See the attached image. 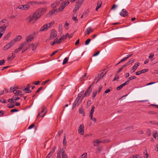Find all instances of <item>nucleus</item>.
I'll return each mask as SVG.
<instances>
[{
    "mask_svg": "<svg viewBox=\"0 0 158 158\" xmlns=\"http://www.w3.org/2000/svg\"><path fill=\"white\" fill-rule=\"evenodd\" d=\"M46 11L45 9H40L37 10L34 13L31 14L27 17L26 20L27 23L33 24Z\"/></svg>",
    "mask_w": 158,
    "mask_h": 158,
    "instance_id": "1",
    "label": "nucleus"
},
{
    "mask_svg": "<svg viewBox=\"0 0 158 158\" xmlns=\"http://www.w3.org/2000/svg\"><path fill=\"white\" fill-rule=\"evenodd\" d=\"M83 2V0H78V1L76 2L75 6L73 9V12H76L79 9Z\"/></svg>",
    "mask_w": 158,
    "mask_h": 158,
    "instance_id": "2",
    "label": "nucleus"
},
{
    "mask_svg": "<svg viewBox=\"0 0 158 158\" xmlns=\"http://www.w3.org/2000/svg\"><path fill=\"white\" fill-rule=\"evenodd\" d=\"M27 45V43L26 42H24L20 44L19 47L15 50L14 52L15 53H17L20 52L23 48L25 47Z\"/></svg>",
    "mask_w": 158,
    "mask_h": 158,
    "instance_id": "3",
    "label": "nucleus"
},
{
    "mask_svg": "<svg viewBox=\"0 0 158 158\" xmlns=\"http://www.w3.org/2000/svg\"><path fill=\"white\" fill-rule=\"evenodd\" d=\"M15 44V43H14L11 40L3 47V50H6L12 47Z\"/></svg>",
    "mask_w": 158,
    "mask_h": 158,
    "instance_id": "4",
    "label": "nucleus"
},
{
    "mask_svg": "<svg viewBox=\"0 0 158 158\" xmlns=\"http://www.w3.org/2000/svg\"><path fill=\"white\" fill-rule=\"evenodd\" d=\"M47 111L46 108L42 107L41 111L38 113L37 117H38L40 116H41V117H44L46 114Z\"/></svg>",
    "mask_w": 158,
    "mask_h": 158,
    "instance_id": "5",
    "label": "nucleus"
},
{
    "mask_svg": "<svg viewBox=\"0 0 158 158\" xmlns=\"http://www.w3.org/2000/svg\"><path fill=\"white\" fill-rule=\"evenodd\" d=\"M84 125L81 124L79 126L78 129V132L79 134L81 135H83L84 134Z\"/></svg>",
    "mask_w": 158,
    "mask_h": 158,
    "instance_id": "6",
    "label": "nucleus"
},
{
    "mask_svg": "<svg viewBox=\"0 0 158 158\" xmlns=\"http://www.w3.org/2000/svg\"><path fill=\"white\" fill-rule=\"evenodd\" d=\"M91 86L92 85H91L88 87L87 90L86 91L84 94V96L88 97L89 95L92 91V89L91 88Z\"/></svg>",
    "mask_w": 158,
    "mask_h": 158,
    "instance_id": "7",
    "label": "nucleus"
},
{
    "mask_svg": "<svg viewBox=\"0 0 158 158\" xmlns=\"http://www.w3.org/2000/svg\"><path fill=\"white\" fill-rule=\"evenodd\" d=\"M57 32L54 29L51 30L50 33V39H52L56 37L57 36Z\"/></svg>",
    "mask_w": 158,
    "mask_h": 158,
    "instance_id": "8",
    "label": "nucleus"
},
{
    "mask_svg": "<svg viewBox=\"0 0 158 158\" xmlns=\"http://www.w3.org/2000/svg\"><path fill=\"white\" fill-rule=\"evenodd\" d=\"M93 31V30L92 29L91 27H89L87 28L86 30L84 32V34L85 36L89 35L90 33Z\"/></svg>",
    "mask_w": 158,
    "mask_h": 158,
    "instance_id": "9",
    "label": "nucleus"
},
{
    "mask_svg": "<svg viewBox=\"0 0 158 158\" xmlns=\"http://www.w3.org/2000/svg\"><path fill=\"white\" fill-rule=\"evenodd\" d=\"M22 37L21 35H19L16 36L15 38L12 40L13 41L14 43H15V42H18L19 41L22 39Z\"/></svg>",
    "mask_w": 158,
    "mask_h": 158,
    "instance_id": "10",
    "label": "nucleus"
},
{
    "mask_svg": "<svg viewBox=\"0 0 158 158\" xmlns=\"http://www.w3.org/2000/svg\"><path fill=\"white\" fill-rule=\"evenodd\" d=\"M33 39V36L32 35H30L27 36L26 38L27 43L31 41Z\"/></svg>",
    "mask_w": 158,
    "mask_h": 158,
    "instance_id": "11",
    "label": "nucleus"
},
{
    "mask_svg": "<svg viewBox=\"0 0 158 158\" xmlns=\"http://www.w3.org/2000/svg\"><path fill=\"white\" fill-rule=\"evenodd\" d=\"M56 11V8H53L52 10H50L47 14V16L50 17L53 15Z\"/></svg>",
    "mask_w": 158,
    "mask_h": 158,
    "instance_id": "12",
    "label": "nucleus"
},
{
    "mask_svg": "<svg viewBox=\"0 0 158 158\" xmlns=\"http://www.w3.org/2000/svg\"><path fill=\"white\" fill-rule=\"evenodd\" d=\"M7 26L5 25L4 24L2 26L0 27V33H4V31L5 30Z\"/></svg>",
    "mask_w": 158,
    "mask_h": 158,
    "instance_id": "13",
    "label": "nucleus"
},
{
    "mask_svg": "<svg viewBox=\"0 0 158 158\" xmlns=\"http://www.w3.org/2000/svg\"><path fill=\"white\" fill-rule=\"evenodd\" d=\"M120 15L124 17L127 15V12L125 9H123L122 10V11L120 12Z\"/></svg>",
    "mask_w": 158,
    "mask_h": 158,
    "instance_id": "14",
    "label": "nucleus"
},
{
    "mask_svg": "<svg viewBox=\"0 0 158 158\" xmlns=\"http://www.w3.org/2000/svg\"><path fill=\"white\" fill-rule=\"evenodd\" d=\"M102 141L98 140V139H96L94 140L93 141V143L94 146H98L100 143H101Z\"/></svg>",
    "mask_w": 158,
    "mask_h": 158,
    "instance_id": "15",
    "label": "nucleus"
},
{
    "mask_svg": "<svg viewBox=\"0 0 158 158\" xmlns=\"http://www.w3.org/2000/svg\"><path fill=\"white\" fill-rule=\"evenodd\" d=\"M48 25L46 24L44 25L40 29V31H44L47 30L48 28Z\"/></svg>",
    "mask_w": 158,
    "mask_h": 158,
    "instance_id": "16",
    "label": "nucleus"
},
{
    "mask_svg": "<svg viewBox=\"0 0 158 158\" xmlns=\"http://www.w3.org/2000/svg\"><path fill=\"white\" fill-rule=\"evenodd\" d=\"M57 158H61V149L59 148L57 152Z\"/></svg>",
    "mask_w": 158,
    "mask_h": 158,
    "instance_id": "17",
    "label": "nucleus"
},
{
    "mask_svg": "<svg viewBox=\"0 0 158 158\" xmlns=\"http://www.w3.org/2000/svg\"><path fill=\"white\" fill-rule=\"evenodd\" d=\"M8 92V90L6 89H4L3 90H1L0 92V95H2L5 94H7Z\"/></svg>",
    "mask_w": 158,
    "mask_h": 158,
    "instance_id": "18",
    "label": "nucleus"
},
{
    "mask_svg": "<svg viewBox=\"0 0 158 158\" xmlns=\"http://www.w3.org/2000/svg\"><path fill=\"white\" fill-rule=\"evenodd\" d=\"M102 2L101 1H99L98 2L97 6L96 8V10L97 11L98 9L101 6Z\"/></svg>",
    "mask_w": 158,
    "mask_h": 158,
    "instance_id": "19",
    "label": "nucleus"
},
{
    "mask_svg": "<svg viewBox=\"0 0 158 158\" xmlns=\"http://www.w3.org/2000/svg\"><path fill=\"white\" fill-rule=\"evenodd\" d=\"M11 33L10 32H9L3 38L4 40H8L10 37Z\"/></svg>",
    "mask_w": 158,
    "mask_h": 158,
    "instance_id": "20",
    "label": "nucleus"
},
{
    "mask_svg": "<svg viewBox=\"0 0 158 158\" xmlns=\"http://www.w3.org/2000/svg\"><path fill=\"white\" fill-rule=\"evenodd\" d=\"M56 39L57 41V44L60 43L61 42V41H64V36H61L59 40L57 39Z\"/></svg>",
    "mask_w": 158,
    "mask_h": 158,
    "instance_id": "21",
    "label": "nucleus"
},
{
    "mask_svg": "<svg viewBox=\"0 0 158 158\" xmlns=\"http://www.w3.org/2000/svg\"><path fill=\"white\" fill-rule=\"evenodd\" d=\"M15 55L14 53H12L11 56H8L7 57V59L9 60H11L15 57Z\"/></svg>",
    "mask_w": 158,
    "mask_h": 158,
    "instance_id": "22",
    "label": "nucleus"
},
{
    "mask_svg": "<svg viewBox=\"0 0 158 158\" xmlns=\"http://www.w3.org/2000/svg\"><path fill=\"white\" fill-rule=\"evenodd\" d=\"M103 148L102 147H100L99 148H97L96 149V153H99L101 151Z\"/></svg>",
    "mask_w": 158,
    "mask_h": 158,
    "instance_id": "23",
    "label": "nucleus"
},
{
    "mask_svg": "<svg viewBox=\"0 0 158 158\" xmlns=\"http://www.w3.org/2000/svg\"><path fill=\"white\" fill-rule=\"evenodd\" d=\"M139 65V62H137L133 66L132 68L136 70Z\"/></svg>",
    "mask_w": 158,
    "mask_h": 158,
    "instance_id": "24",
    "label": "nucleus"
},
{
    "mask_svg": "<svg viewBox=\"0 0 158 158\" xmlns=\"http://www.w3.org/2000/svg\"><path fill=\"white\" fill-rule=\"evenodd\" d=\"M69 4V1H64L62 5L64 6L65 7V6H67Z\"/></svg>",
    "mask_w": 158,
    "mask_h": 158,
    "instance_id": "25",
    "label": "nucleus"
},
{
    "mask_svg": "<svg viewBox=\"0 0 158 158\" xmlns=\"http://www.w3.org/2000/svg\"><path fill=\"white\" fill-rule=\"evenodd\" d=\"M23 91L26 93H30L31 92V91L29 89V88H26L24 89H23Z\"/></svg>",
    "mask_w": 158,
    "mask_h": 158,
    "instance_id": "26",
    "label": "nucleus"
},
{
    "mask_svg": "<svg viewBox=\"0 0 158 158\" xmlns=\"http://www.w3.org/2000/svg\"><path fill=\"white\" fill-rule=\"evenodd\" d=\"M94 109H95V106H93L92 107V108L91 110L90 113L89 114V115H93V113L94 111Z\"/></svg>",
    "mask_w": 158,
    "mask_h": 158,
    "instance_id": "27",
    "label": "nucleus"
},
{
    "mask_svg": "<svg viewBox=\"0 0 158 158\" xmlns=\"http://www.w3.org/2000/svg\"><path fill=\"white\" fill-rule=\"evenodd\" d=\"M153 136L156 139H158V135L156 132H153Z\"/></svg>",
    "mask_w": 158,
    "mask_h": 158,
    "instance_id": "28",
    "label": "nucleus"
},
{
    "mask_svg": "<svg viewBox=\"0 0 158 158\" xmlns=\"http://www.w3.org/2000/svg\"><path fill=\"white\" fill-rule=\"evenodd\" d=\"M79 113L81 114H82L83 116H85V113L84 111V110L82 108H81L79 110Z\"/></svg>",
    "mask_w": 158,
    "mask_h": 158,
    "instance_id": "29",
    "label": "nucleus"
},
{
    "mask_svg": "<svg viewBox=\"0 0 158 158\" xmlns=\"http://www.w3.org/2000/svg\"><path fill=\"white\" fill-rule=\"evenodd\" d=\"M33 44L32 45H31V47H32V50L34 51L36 49L37 47V44Z\"/></svg>",
    "mask_w": 158,
    "mask_h": 158,
    "instance_id": "30",
    "label": "nucleus"
},
{
    "mask_svg": "<svg viewBox=\"0 0 158 158\" xmlns=\"http://www.w3.org/2000/svg\"><path fill=\"white\" fill-rule=\"evenodd\" d=\"M64 8V6L61 4L59 7L58 10L59 11V12L62 11L63 10Z\"/></svg>",
    "mask_w": 158,
    "mask_h": 158,
    "instance_id": "31",
    "label": "nucleus"
},
{
    "mask_svg": "<svg viewBox=\"0 0 158 158\" xmlns=\"http://www.w3.org/2000/svg\"><path fill=\"white\" fill-rule=\"evenodd\" d=\"M69 58L68 57L65 58L63 60V62L62 63L63 64H64L66 63L68 60Z\"/></svg>",
    "mask_w": 158,
    "mask_h": 158,
    "instance_id": "32",
    "label": "nucleus"
},
{
    "mask_svg": "<svg viewBox=\"0 0 158 158\" xmlns=\"http://www.w3.org/2000/svg\"><path fill=\"white\" fill-rule=\"evenodd\" d=\"M54 23V21H52L50 23H49L48 24H46V25H48V27L49 28L50 27H51V26Z\"/></svg>",
    "mask_w": 158,
    "mask_h": 158,
    "instance_id": "33",
    "label": "nucleus"
},
{
    "mask_svg": "<svg viewBox=\"0 0 158 158\" xmlns=\"http://www.w3.org/2000/svg\"><path fill=\"white\" fill-rule=\"evenodd\" d=\"M23 7L24 8L23 10H27L29 8L30 6L28 5H23Z\"/></svg>",
    "mask_w": 158,
    "mask_h": 158,
    "instance_id": "34",
    "label": "nucleus"
},
{
    "mask_svg": "<svg viewBox=\"0 0 158 158\" xmlns=\"http://www.w3.org/2000/svg\"><path fill=\"white\" fill-rule=\"evenodd\" d=\"M90 118V119L92 120L94 122H96V119L93 117V115H89Z\"/></svg>",
    "mask_w": 158,
    "mask_h": 158,
    "instance_id": "35",
    "label": "nucleus"
},
{
    "mask_svg": "<svg viewBox=\"0 0 158 158\" xmlns=\"http://www.w3.org/2000/svg\"><path fill=\"white\" fill-rule=\"evenodd\" d=\"M97 94V91L95 90L93 92V94L92 98L93 99H94L95 97L96 96Z\"/></svg>",
    "mask_w": 158,
    "mask_h": 158,
    "instance_id": "36",
    "label": "nucleus"
},
{
    "mask_svg": "<svg viewBox=\"0 0 158 158\" xmlns=\"http://www.w3.org/2000/svg\"><path fill=\"white\" fill-rule=\"evenodd\" d=\"M53 152V151L52 152V151H51L47 155L46 158H49L52 155Z\"/></svg>",
    "mask_w": 158,
    "mask_h": 158,
    "instance_id": "37",
    "label": "nucleus"
},
{
    "mask_svg": "<svg viewBox=\"0 0 158 158\" xmlns=\"http://www.w3.org/2000/svg\"><path fill=\"white\" fill-rule=\"evenodd\" d=\"M124 85L123 84H122L120 85L119 86L117 87V89L118 90H119L120 89H121L124 86Z\"/></svg>",
    "mask_w": 158,
    "mask_h": 158,
    "instance_id": "38",
    "label": "nucleus"
},
{
    "mask_svg": "<svg viewBox=\"0 0 158 158\" xmlns=\"http://www.w3.org/2000/svg\"><path fill=\"white\" fill-rule=\"evenodd\" d=\"M67 141L66 139V136H64L63 141V144L64 146H66V145Z\"/></svg>",
    "mask_w": 158,
    "mask_h": 158,
    "instance_id": "39",
    "label": "nucleus"
},
{
    "mask_svg": "<svg viewBox=\"0 0 158 158\" xmlns=\"http://www.w3.org/2000/svg\"><path fill=\"white\" fill-rule=\"evenodd\" d=\"M13 92H14V94L16 95H18L19 94V93L20 92V91L15 90H14L13 91Z\"/></svg>",
    "mask_w": 158,
    "mask_h": 158,
    "instance_id": "40",
    "label": "nucleus"
},
{
    "mask_svg": "<svg viewBox=\"0 0 158 158\" xmlns=\"http://www.w3.org/2000/svg\"><path fill=\"white\" fill-rule=\"evenodd\" d=\"M78 101H76V100H75L73 105V108H74L76 106L77 104H78Z\"/></svg>",
    "mask_w": 158,
    "mask_h": 158,
    "instance_id": "41",
    "label": "nucleus"
},
{
    "mask_svg": "<svg viewBox=\"0 0 158 158\" xmlns=\"http://www.w3.org/2000/svg\"><path fill=\"white\" fill-rule=\"evenodd\" d=\"M91 41V40L90 39H88L85 42V45H88L89 43L90 42V41Z\"/></svg>",
    "mask_w": 158,
    "mask_h": 158,
    "instance_id": "42",
    "label": "nucleus"
},
{
    "mask_svg": "<svg viewBox=\"0 0 158 158\" xmlns=\"http://www.w3.org/2000/svg\"><path fill=\"white\" fill-rule=\"evenodd\" d=\"M84 93V91L83 90L80 92L78 94V96L81 97Z\"/></svg>",
    "mask_w": 158,
    "mask_h": 158,
    "instance_id": "43",
    "label": "nucleus"
},
{
    "mask_svg": "<svg viewBox=\"0 0 158 158\" xmlns=\"http://www.w3.org/2000/svg\"><path fill=\"white\" fill-rule=\"evenodd\" d=\"M151 123L154 125H155L156 126H158V122H152L151 121Z\"/></svg>",
    "mask_w": 158,
    "mask_h": 158,
    "instance_id": "44",
    "label": "nucleus"
},
{
    "mask_svg": "<svg viewBox=\"0 0 158 158\" xmlns=\"http://www.w3.org/2000/svg\"><path fill=\"white\" fill-rule=\"evenodd\" d=\"M0 102L3 103H5L6 102V100L2 98H0Z\"/></svg>",
    "mask_w": 158,
    "mask_h": 158,
    "instance_id": "45",
    "label": "nucleus"
},
{
    "mask_svg": "<svg viewBox=\"0 0 158 158\" xmlns=\"http://www.w3.org/2000/svg\"><path fill=\"white\" fill-rule=\"evenodd\" d=\"M7 106L8 107L10 108H13L15 106L13 104H8L7 105Z\"/></svg>",
    "mask_w": 158,
    "mask_h": 158,
    "instance_id": "46",
    "label": "nucleus"
},
{
    "mask_svg": "<svg viewBox=\"0 0 158 158\" xmlns=\"http://www.w3.org/2000/svg\"><path fill=\"white\" fill-rule=\"evenodd\" d=\"M5 62V61L4 60H2L0 61V65H3Z\"/></svg>",
    "mask_w": 158,
    "mask_h": 158,
    "instance_id": "47",
    "label": "nucleus"
},
{
    "mask_svg": "<svg viewBox=\"0 0 158 158\" xmlns=\"http://www.w3.org/2000/svg\"><path fill=\"white\" fill-rule=\"evenodd\" d=\"M18 9H19L22 10H23L24 8L23 7V5H19L17 7Z\"/></svg>",
    "mask_w": 158,
    "mask_h": 158,
    "instance_id": "48",
    "label": "nucleus"
},
{
    "mask_svg": "<svg viewBox=\"0 0 158 158\" xmlns=\"http://www.w3.org/2000/svg\"><path fill=\"white\" fill-rule=\"evenodd\" d=\"M148 69H143L141 71V73H144L145 72H147L148 71Z\"/></svg>",
    "mask_w": 158,
    "mask_h": 158,
    "instance_id": "49",
    "label": "nucleus"
},
{
    "mask_svg": "<svg viewBox=\"0 0 158 158\" xmlns=\"http://www.w3.org/2000/svg\"><path fill=\"white\" fill-rule=\"evenodd\" d=\"M118 78L119 76L117 75H115V77L113 80V81H115L116 80H118Z\"/></svg>",
    "mask_w": 158,
    "mask_h": 158,
    "instance_id": "50",
    "label": "nucleus"
},
{
    "mask_svg": "<svg viewBox=\"0 0 158 158\" xmlns=\"http://www.w3.org/2000/svg\"><path fill=\"white\" fill-rule=\"evenodd\" d=\"M136 78V77L135 76H133L132 77H129L128 78H127V80H129V81L134 79H135Z\"/></svg>",
    "mask_w": 158,
    "mask_h": 158,
    "instance_id": "51",
    "label": "nucleus"
},
{
    "mask_svg": "<svg viewBox=\"0 0 158 158\" xmlns=\"http://www.w3.org/2000/svg\"><path fill=\"white\" fill-rule=\"evenodd\" d=\"M34 124H32L31 125H30L28 127V129H30L34 127Z\"/></svg>",
    "mask_w": 158,
    "mask_h": 158,
    "instance_id": "52",
    "label": "nucleus"
},
{
    "mask_svg": "<svg viewBox=\"0 0 158 158\" xmlns=\"http://www.w3.org/2000/svg\"><path fill=\"white\" fill-rule=\"evenodd\" d=\"M62 31V25H60L59 26V31L61 33Z\"/></svg>",
    "mask_w": 158,
    "mask_h": 158,
    "instance_id": "53",
    "label": "nucleus"
},
{
    "mask_svg": "<svg viewBox=\"0 0 158 158\" xmlns=\"http://www.w3.org/2000/svg\"><path fill=\"white\" fill-rule=\"evenodd\" d=\"M13 99L14 100H17L19 99V98L18 97H17L16 96H15L14 97H13Z\"/></svg>",
    "mask_w": 158,
    "mask_h": 158,
    "instance_id": "54",
    "label": "nucleus"
},
{
    "mask_svg": "<svg viewBox=\"0 0 158 158\" xmlns=\"http://www.w3.org/2000/svg\"><path fill=\"white\" fill-rule=\"evenodd\" d=\"M8 102H10L11 103H13L14 102V101H13V99H8Z\"/></svg>",
    "mask_w": 158,
    "mask_h": 158,
    "instance_id": "55",
    "label": "nucleus"
},
{
    "mask_svg": "<svg viewBox=\"0 0 158 158\" xmlns=\"http://www.w3.org/2000/svg\"><path fill=\"white\" fill-rule=\"evenodd\" d=\"M50 81V80H47L44 81L42 83V85H44L45 84H46L47 82H48L49 81Z\"/></svg>",
    "mask_w": 158,
    "mask_h": 158,
    "instance_id": "56",
    "label": "nucleus"
},
{
    "mask_svg": "<svg viewBox=\"0 0 158 158\" xmlns=\"http://www.w3.org/2000/svg\"><path fill=\"white\" fill-rule=\"evenodd\" d=\"M56 43H57V41L56 39H55L53 41L52 43H51V44L52 45H53Z\"/></svg>",
    "mask_w": 158,
    "mask_h": 158,
    "instance_id": "57",
    "label": "nucleus"
},
{
    "mask_svg": "<svg viewBox=\"0 0 158 158\" xmlns=\"http://www.w3.org/2000/svg\"><path fill=\"white\" fill-rule=\"evenodd\" d=\"M62 158H68L66 154H63V155H62Z\"/></svg>",
    "mask_w": 158,
    "mask_h": 158,
    "instance_id": "58",
    "label": "nucleus"
},
{
    "mask_svg": "<svg viewBox=\"0 0 158 158\" xmlns=\"http://www.w3.org/2000/svg\"><path fill=\"white\" fill-rule=\"evenodd\" d=\"M127 59V58L126 57H124L120 60V62H123V61L126 60Z\"/></svg>",
    "mask_w": 158,
    "mask_h": 158,
    "instance_id": "59",
    "label": "nucleus"
},
{
    "mask_svg": "<svg viewBox=\"0 0 158 158\" xmlns=\"http://www.w3.org/2000/svg\"><path fill=\"white\" fill-rule=\"evenodd\" d=\"M32 44H30L27 47H26L25 48L27 49V50L29 48H30L31 47V45H32Z\"/></svg>",
    "mask_w": 158,
    "mask_h": 158,
    "instance_id": "60",
    "label": "nucleus"
},
{
    "mask_svg": "<svg viewBox=\"0 0 158 158\" xmlns=\"http://www.w3.org/2000/svg\"><path fill=\"white\" fill-rule=\"evenodd\" d=\"M89 76L88 75L87 73H85L83 76L82 77L83 78H84L85 77L87 78Z\"/></svg>",
    "mask_w": 158,
    "mask_h": 158,
    "instance_id": "61",
    "label": "nucleus"
},
{
    "mask_svg": "<svg viewBox=\"0 0 158 158\" xmlns=\"http://www.w3.org/2000/svg\"><path fill=\"white\" fill-rule=\"evenodd\" d=\"M141 73V71L137 72L135 73V74L136 75H139Z\"/></svg>",
    "mask_w": 158,
    "mask_h": 158,
    "instance_id": "62",
    "label": "nucleus"
},
{
    "mask_svg": "<svg viewBox=\"0 0 158 158\" xmlns=\"http://www.w3.org/2000/svg\"><path fill=\"white\" fill-rule=\"evenodd\" d=\"M40 83V81H36V82H34L33 83V84H35V85H38L39 83Z\"/></svg>",
    "mask_w": 158,
    "mask_h": 158,
    "instance_id": "63",
    "label": "nucleus"
},
{
    "mask_svg": "<svg viewBox=\"0 0 158 158\" xmlns=\"http://www.w3.org/2000/svg\"><path fill=\"white\" fill-rule=\"evenodd\" d=\"M102 86L100 85L99 87L98 90V93H99L101 92V89L102 88Z\"/></svg>",
    "mask_w": 158,
    "mask_h": 158,
    "instance_id": "64",
    "label": "nucleus"
}]
</instances>
